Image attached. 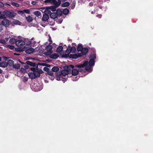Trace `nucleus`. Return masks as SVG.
I'll return each mask as SVG.
<instances>
[{
  "label": "nucleus",
  "instance_id": "obj_1",
  "mask_svg": "<svg viewBox=\"0 0 153 153\" xmlns=\"http://www.w3.org/2000/svg\"><path fill=\"white\" fill-rule=\"evenodd\" d=\"M26 63L27 64L33 66V67L30 68L32 72H30L28 74L29 78L31 79H33L36 77H38V65L29 61H27Z\"/></svg>",
  "mask_w": 153,
  "mask_h": 153
},
{
  "label": "nucleus",
  "instance_id": "obj_2",
  "mask_svg": "<svg viewBox=\"0 0 153 153\" xmlns=\"http://www.w3.org/2000/svg\"><path fill=\"white\" fill-rule=\"evenodd\" d=\"M88 64V61H85L82 64H78L74 66L72 71V74L76 76L78 74L79 72H82L84 71V67Z\"/></svg>",
  "mask_w": 153,
  "mask_h": 153
},
{
  "label": "nucleus",
  "instance_id": "obj_3",
  "mask_svg": "<svg viewBox=\"0 0 153 153\" xmlns=\"http://www.w3.org/2000/svg\"><path fill=\"white\" fill-rule=\"evenodd\" d=\"M52 48L53 47L51 45V44H49L46 47L42 46L39 48V53H42L44 52L43 54L44 55L46 56H48L52 53Z\"/></svg>",
  "mask_w": 153,
  "mask_h": 153
},
{
  "label": "nucleus",
  "instance_id": "obj_4",
  "mask_svg": "<svg viewBox=\"0 0 153 153\" xmlns=\"http://www.w3.org/2000/svg\"><path fill=\"white\" fill-rule=\"evenodd\" d=\"M74 67V66L72 65L64 66L63 67L64 70L61 71L60 74L62 76H64L68 75L69 72L71 71V68H73Z\"/></svg>",
  "mask_w": 153,
  "mask_h": 153
},
{
  "label": "nucleus",
  "instance_id": "obj_5",
  "mask_svg": "<svg viewBox=\"0 0 153 153\" xmlns=\"http://www.w3.org/2000/svg\"><path fill=\"white\" fill-rule=\"evenodd\" d=\"M45 13H48L50 15V17L51 18L55 19L57 17V14L56 12H53L51 13V10H45Z\"/></svg>",
  "mask_w": 153,
  "mask_h": 153
},
{
  "label": "nucleus",
  "instance_id": "obj_6",
  "mask_svg": "<svg viewBox=\"0 0 153 153\" xmlns=\"http://www.w3.org/2000/svg\"><path fill=\"white\" fill-rule=\"evenodd\" d=\"M60 4V2L59 1L54 6H48L46 7V10H51L52 11H54L56 10V8L58 7Z\"/></svg>",
  "mask_w": 153,
  "mask_h": 153
},
{
  "label": "nucleus",
  "instance_id": "obj_7",
  "mask_svg": "<svg viewBox=\"0 0 153 153\" xmlns=\"http://www.w3.org/2000/svg\"><path fill=\"white\" fill-rule=\"evenodd\" d=\"M4 13L9 17L11 18L14 17L16 14V13L11 12L8 10L4 11Z\"/></svg>",
  "mask_w": 153,
  "mask_h": 153
},
{
  "label": "nucleus",
  "instance_id": "obj_8",
  "mask_svg": "<svg viewBox=\"0 0 153 153\" xmlns=\"http://www.w3.org/2000/svg\"><path fill=\"white\" fill-rule=\"evenodd\" d=\"M10 21L7 19H4L1 22V24L5 27H7L10 25Z\"/></svg>",
  "mask_w": 153,
  "mask_h": 153
},
{
  "label": "nucleus",
  "instance_id": "obj_9",
  "mask_svg": "<svg viewBox=\"0 0 153 153\" xmlns=\"http://www.w3.org/2000/svg\"><path fill=\"white\" fill-rule=\"evenodd\" d=\"M25 44V42L21 40H18L16 42V45L18 46H21Z\"/></svg>",
  "mask_w": 153,
  "mask_h": 153
},
{
  "label": "nucleus",
  "instance_id": "obj_10",
  "mask_svg": "<svg viewBox=\"0 0 153 153\" xmlns=\"http://www.w3.org/2000/svg\"><path fill=\"white\" fill-rule=\"evenodd\" d=\"M88 50L87 48H83L82 51H81V53H79V54L82 55H85L88 53Z\"/></svg>",
  "mask_w": 153,
  "mask_h": 153
},
{
  "label": "nucleus",
  "instance_id": "obj_11",
  "mask_svg": "<svg viewBox=\"0 0 153 153\" xmlns=\"http://www.w3.org/2000/svg\"><path fill=\"white\" fill-rule=\"evenodd\" d=\"M82 56V55H80L79 53H78V54H71L69 56V57L70 58L76 59L78 57Z\"/></svg>",
  "mask_w": 153,
  "mask_h": 153
},
{
  "label": "nucleus",
  "instance_id": "obj_12",
  "mask_svg": "<svg viewBox=\"0 0 153 153\" xmlns=\"http://www.w3.org/2000/svg\"><path fill=\"white\" fill-rule=\"evenodd\" d=\"M44 13L45 14L43 15L42 20L44 21H47L49 18V14H48V13H45V10L44 11Z\"/></svg>",
  "mask_w": 153,
  "mask_h": 153
},
{
  "label": "nucleus",
  "instance_id": "obj_13",
  "mask_svg": "<svg viewBox=\"0 0 153 153\" xmlns=\"http://www.w3.org/2000/svg\"><path fill=\"white\" fill-rule=\"evenodd\" d=\"M31 88L33 91L37 92L38 90V87L36 84H34V85L31 86Z\"/></svg>",
  "mask_w": 153,
  "mask_h": 153
},
{
  "label": "nucleus",
  "instance_id": "obj_14",
  "mask_svg": "<svg viewBox=\"0 0 153 153\" xmlns=\"http://www.w3.org/2000/svg\"><path fill=\"white\" fill-rule=\"evenodd\" d=\"M35 51V49L32 48H30L25 51V52L27 54H30Z\"/></svg>",
  "mask_w": 153,
  "mask_h": 153
},
{
  "label": "nucleus",
  "instance_id": "obj_15",
  "mask_svg": "<svg viewBox=\"0 0 153 153\" xmlns=\"http://www.w3.org/2000/svg\"><path fill=\"white\" fill-rule=\"evenodd\" d=\"M50 55V57L51 58L53 59H56L59 56V55L56 53H53Z\"/></svg>",
  "mask_w": 153,
  "mask_h": 153
},
{
  "label": "nucleus",
  "instance_id": "obj_16",
  "mask_svg": "<svg viewBox=\"0 0 153 153\" xmlns=\"http://www.w3.org/2000/svg\"><path fill=\"white\" fill-rule=\"evenodd\" d=\"M8 63L6 62H0V67L5 68L7 66Z\"/></svg>",
  "mask_w": 153,
  "mask_h": 153
},
{
  "label": "nucleus",
  "instance_id": "obj_17",
  "mask_svg": "<svg viewBox=\"0 0 153 153\" xmlns=\"http://www.w3.org/2000/svg\"><path fill=\"white\" fill-rule=\"evenodd\" d=\"M34 39L33 38H32L31 40L30 39H27L26 41V44L27 45H31L32 43H35V42H33H33L32 40H33Z\"/></svg>",
  "mask_w": 153,
  "mask_h": 153
},
{
  "label": "nucleus",
  "instance_id": "obj_18",
  "mask_svg": "<svg viewBox=\"0 0 153 153\" xmlns=\"http://www.w3.org/2000/svg\"><path fill=\"white\" fill-rule=\"evenodd\" d=\"M91 66H90L89 65H88V64L85 65L84 67V71L83 72H84V71L85 70H86V71H89V70L91 68Z\"/></svg>",
  "mask_w": 153,
  "mask_h": 153
},
{
  "label": "nucleus",
  "instance_id": "obj_19",
  "mask_svg": "<svg viewBox=\"0 0 153 153\" xmlns=\"http://www.w3.org/2000/svg\"><path fill=\"white\" fill-rule=\"evenodd\" d=\"M56 13L57 14V16H60L62 15V12L60 9H58L56 11Z\"/></svg>",
  "mask_w": 153,
  "mask_h": 153
},
{
  "label": "nucleus",
  "instance_id": "obj_20",
  "mask_svg": "<svg viewBox=\"0 0 153 153\" xmlns=\"http://www.w3.org/2000/svg\"><path fill=\"white\" fill-rule=\"evenodd\" d=\"M95 62L94 60L90 59L89 62H88V64L90 66H92L94 65Z\"/></svg>",
  "mask_w": 153,
  "mask_h": 153
},
{
  "label": "nucleus",
  "instance_id": "obj_21",
  "mask_svg": "<svg viewBox=\"0 0 153 153\" xmlns=\"http://www.w3.org/2000/svg\"><path fill=\"white\" fill-rule=\"evenodd\" d=\"M63 49V48L62 46H59L56 49V51L57 52H61Z\"/></svg>",
  "mask_w": 153,
  "mask_h": 153
},
{
  "label": "nucleus",
  "instance_id": "obj_22",
  "mask_svg": "<svg viewBox=\"0 0 153 153\" xmlns=\"http://www.w3.org/2000/svg\"><path fill=\"white\" fill-rule=\"evenodd\" d=\"M25 17H26V20L28 22H31L33 20L32 18L30 16H26Z\"/></svg>",
  "mask_w": 153,
  "mask_h": 153
},
{
  "label": "nucleus",
  "instance_id": "obj_23",
  "mask_svg": "<svg viewBox=\"0 0 153 153\" xmlns=\"http://www.w3.org/2000/svg\"><path fill=\"white\" fill-rule=\"evenodd\" d=\"M69 12V10L67 8L64 9L62 11V13L64 14H68Z\"/></svg>",
  "mask_w": 153,
  "mask_h": 153
},
{
  "label": "nucleus",
  "instance_id": "obj_24",
  "mask_svg": "<svg viewBox=\"0 0 153 153\" xmlns=\"http://www.w3.org/2000/svg\"><path fill=\"white\" fill-rule=\"evenodd\" d=\"M83 48L82 44H79L77 47V51H81Z\"/></svg>",
  "mask_w": 153,
  "mask_h": 153
},
{
  "label": "nucleus",
  "instance_id": "obj_25",
  "mask_svg": "<svg viewBox=\"0 0 153 153\" xmlns=\"http://www.w3.org/2000/svg\"><path fill=\"white\" fill-rule=\"evenodd\" d=\"M13 24L16 25H21V23L19 20H15L13 21Z\"/></svg>",
  "mask_w": 153,
  "mask_h": 153
},
{
  "label": "nucleus",
  "instance_id": "obj_26",
  "mask_svg": "<svg viewBox=\"0 0 153 153\" xmlns=\"http://www.w3.org/2000/svg\"><path fill=\"white\" fill-rule=\"evenodd\" d=\"M70 3L68 2H66L62 4V7H65L68 6L69 5Z\"/></svg>",
  "mask_w": 153,
  "mask_h": 153
},
{
  "label": "nucleus",
  "instance_id": "obj_27",
  "mask_svg": "<svg viewBox=\"0 0 153 153\" xmlns=\"http://www.w3.org/2000/svg\"><path fill=\"white\" fill-rule=\"evenodd\" d=\"M59 70V68L57 67H53L52 69V71L54 72H57Z\"/></svg>",
  "mask_w": 153,
  "mask_h": 153
},
{
  "label": "nucleus",
  "instance_id": "obj_28",
  "mask_svg": "<svg viewBox=\"0 0 153 153\" xmlns=\"http://www.w3.org/2000/svg\"><path fill=\"white\" fill-rule=\"evenodd\" d=\"M89 58L91 59L94 60L96 59V55L95 54L90 55Z\"/></svg>",
  "mask_w": 153,
  "mask_h": 153
},
{
  "label": "nucleus",
  "instance_id": "obj_29",
  "mask_svg": "<svg viewBox=\"0 0 153 153\" xmlns=\"http://www.w3.org/2000/svg\"><path fill=\"white\" fill-rule=\"evenodd\" d=\"M16 40L13 38H11L10 39L9 42L11 44H14L15 43H16Z\"/></svg>",
  "mask_w": 153,
  "mask_h": 153
},
{
  "label": "nucleus",
  "instance_id": "obj_30",
  "mask_svg": "<svg viewBox=\"0 0 153 153\" xmlns=\"http://www.w3.org/2000/svg\"><path fill=\"white\" fill-rule=\"evenodd\" d=\"M58 2V1H57L56 0H50L49 2H50L53 4L56 5Z\"/></svg>",
  "mask_w": 153,
  "mask_h": 153
},
{
  "label": "nucleus",
  "instance_id": "obj_31",
  "mask_svg": "<svg viewBox=\"0 0 153 153\" xmlns=\"http://www.w3.org/2000/svg\"><path fill=\"white\" fill-rule=\"evenodd\" d=\"M13 67L16 69H18L20 67V65L18 64H16L13 65Z\"/></svg>",
  "mask_w": 153,
  "mask_h": 153
},
{
  "label": "nucleus",
  "instance_id": "obj_32",
  "mask_svg": "<svg viewBox=\"0 0 153 153\" xmlns=\"http://www.w3.org/2000/svg\"><path fill=\"white\" fill-rule=\"evenodd\" d=\"M62 76L59 74L58 75H57L56 79L58 80H61Z\"/></svg>",
  "mask_w": 153,
  "mask_h": 153
},
{
  "label": "nucleus",
  "instance_id": "obj_33",
  "mask_svg": "<svg viewBox=\"0 0 153 153\" xmlns=\"http://www.w3.org/2000/svg\"><path fill=\"white\" fill-rule=\"evenodd\" d=\"M39 65H43V66H47V67H49L50 66V65L46 64L45 63H39Z\"/></svg>",
  "mask_w": 153,
  "mask_h": 153
},
{
  "label": "nucleus",
  "instance_id": "obj_34",
  "mask_svg": "<svg viewBox=\"0 0 153 153\" xmlns=\"http://www.w3.org/2000/svg\"><path fill=\"white\" fill-rule=\"evenodd\" d=\"M11 4L16 7H18L19 6V4H18L14 2H12Z\"/></svg>",
  "mask_w": 153,
  "mask_h": 153
},
{
  "label": "nucleus",
  "instance_id": "obj_35",
  "mask_svg": "<svg viewBox=\"0 0 153 153\" xmlns=\"http://www.w3.org/2000/svg\"><path fill=\"white\" fill-rule=\"evenodd\" d=\"M71 53H74L75 52L76 50V49L75 47H72L71 48Z\"/></svg>",
  "mask_w": 153,
  "mask_h": 153
},
{
  "label": "nucleus",
  "instance_id": "obj_36",
  "mask_svg": "<svg viewBox=\"0 0 153 153\" xmlns=\"http://www.w3.org/2000/svg\"><path fill=\"white\" fill-rule=\"evenodd\" d=\"M43 70L45 71H46L47 72V73L49 72V71H50V69L47 67H45L44 68Z\"/></svg>",
  "mask_w": 153,
  "mask_h": 153
},
{
  "label": "nucleus",
  "instance_id": "obj_37",
  "mask_svg": "<svg viewBox=\"0 0 153 153\" xmlns=\"http://www.w3.org/2000/svg\"><path fill=\"white\" fill-rule=\"evenodd\" d=\"M24 13L29 14L30 13V10L29 9H25L23 10Z\"/></svg>",
  "mask_w": 153,
  "mask_h": 153
},
{
  "label": "nucleus",
  "instance_id": "obj_38",
  "mask_svg": "<svg viewBox=\"0 0 153 153\" xmlns=\"http://www.w3.org/2000/svg\"><path fill=\"white\" fill-rule=\"evenodd\" d=\"M17 13L20 15H22L24 14V12L23 10H18L17 11Z\"/></svg>",
  "mask_w": 153,
  "mask_h": 153
},
{
  "label": "nucleus",
  "instance_id": "obj_39",
  "mask_svg": "<svg viewBox=\"0 0 153 153\" xmlns=\"http://www.w3.org/2000/svg\"><path fill=\"white\" fill-rule=\"evenodd\" d=\"M66 52L68 53H69L71 52V50L69 48H67L66 51Z\"/></svg>",
  "mask_w": 153,
  "mask_h": 153
},
{
  "label": "nucleus",
  "instance_id": "obj_40",
  "mask_svg": "<svg viewBox=\"0 0 153 153\" xmlns=\"http://www.w3.org/2000/svg\"><path fill=\"white\" fill-rule=\"evenodd\" d=\"M53 71H49V72H48L47 74L49 76L53 75Z\"/></svg>",
  "mask_w": 153,
  "mask_h": 153
},
{
  "label": "nucleus",
  "instance_id": "obj_41",
  "mask_svg": "<svg viewBox=\"0 0 153 153\" xmlns=\"http://www.w3.org/2000/svg\"><path fill=\"white\" fill-rule=\"evenodd\" d=\"M75 3L74 2L73 3V5L72 6H70V7L71 8V9H74L75 7Z\"/></svg>",
  "mask_w": 153,
  "mask_h": 153
},
{
  "label": "nucleus",
  "instance_id": "obj_42",
  "mask_svg": "<svg viewBox=\"0 0 153 153\" xmlns=\"http://www.w3.org/2000/svg\"><path fill=\"white\" fill-rule=\"evenodd\" d=\"M48 41L50 42V43L49 44H51H51L52 43V41L51 40V38L50 36H49V38L48 39Z\"/></svg>",
  "mask_w": 153,
  "mask_h": 153
},
{
  "label": "nucleus",
  "instance_id": "obj_43",
  "mask_svg": "<svg viewBox=\"0 0 153 153\" xmlns=\"http://www.w3.org/2000/svg\"><path fill=\"white\" fill-rule=\"evenodd\" d=\"M8 47L10 49H13L14 48V47L12 45H8Z\"/></svg>",
  "mask_w": 153,
  "mask_h": 153
},
{
  "label": "nucleus",
  "instance_id": "obj_44",
  "mask_svg": "<svg viewBox=\"0 0 153 153\" xmlns=\"http://www.w3.org/2000/svg\"><path fill=\"white\" fill-rule=\"evenodd\" d=\"M67 80V78H65L63 77L62 76L61 78V80L62 81L65 82V81H66Z\"/></svg>",
  "mask_w": 153,
  "mask_h": 153
},
{
  "label": "nucleus",
  "instance_id": "obj_45",
  "mask_svg": "<svg viewBox=\"0 0 153 153\" xmlns=\"http://www.w3.org/2000/svg\"><path fill=\"white\" fill-rule=\"evenodd\" d=\"M33 13L35 16H38V11H35Z\"/></svg>",
  "mask_w": 153,
  "mask_h": 153
},
{
  "label": "nucleus",
  "instance_id": "obj_46",
  "mask_svg": "<svg viewBox=\"0 0 153 153\" xmlns=\"http://www.w3.org/2000/svg\"><path fill=\"white\" fill-rule=\"evenodd\" d=\"M49 78L51 80H53L54 78V76L53 75L50 76Z\"/></svg>",
  "mask_w": 153,
  "mask_h": 153
},
{
  "label": "nucleus",
  "instance_id": "obj_47",
  "mask_svg": "<svg viewBox=\"0 0 153 153\" xmlns=\"http://www.w3.org/2000/svg\"><path fill=\"white\" fill-rule=\"evenodd\" d=\"M42 72H43V71H42V69H39V77L40 76V74L42 73Z\"/></svg>",
  "mask_w": 153,
  "mask_h": 153
},
{
  "label": "nucleus",
  "instance_id": "obj_48",
  "mask_svg": "<svg viewBox=\"0 0 153 153\" xmlns=\"http://www.w3.org/2000/svg\"><path fill=\"white\" fill-rule=\"evenodd\" d=\"M15 50L16 51H21V49L20 48H15Z\"/></svg>",
  "mask_w": 153,
  "mask_h": 153
},
{
  "label": "nucleus",
  "instance_id": "obj_49",
  "mask_svg": "<svg viewBox=\"0 0 153 153\" xmlns=\"http://www.w3.org/2000/svg\"><path fill=\"white\" fill-rule=\"evenodd\" d=\"M102 15L101 14H97L96 15V16L99 18H101L102 17Z\"/></svg>",
  "mask_w": 153,
  "mask_h": 153
},
{
  "label": "nucleus",
  "instance_id": "obj_50",
  "mask_svg": "<svg viewBox=\"0 0 153 153\" xmlns=\"http://www.w3.org/2000/svg\"><path fill=\"white\" fill-rule=\"evenodd\" d=\"M5 17V16L3 14H1L0 16V18H4Z\"/></svg>",
  "mask_w": 153,
  "mask_h": 153
},
{
  "label": "nucleus",
  "instance_id": "obj_51",
  "mask_svg": "<svg viewBox=\"0 0 153 153\" xmlns=\"http://www.w3.org/2000/svg\"><path fill=\"white\" fill-rule=\"evenodd\" d=\"M41 87H40V88H39V91L41 90L43 88V85H42V84H41Z\"/></svg>",
  "mask_w": 153,
  "mask_h": 153
},
{
  "label": "nucleus",
  "instance_id": "obj_52",
  "mask_svg": "<svg viewBox=\"0 0 153 153\" xmlns=\"http://www.w3.org/2000/svg\"><path fill=\"white\" fill-rule=\"evenodd\" d=\"M4 4L2 2H0V6L4 7Z\"/></svg>",
  "mask_w": 153,
  "mask_h": 153
},
{
  "label": "nucleus",
  "instance_id": "obj_53",
  "mask_svg": "<svg viewBox=\"0 0 153 153\" xmlns=\"http://www.w3.org/2000/svg\"><path fill=\"white\" fill-rule=\"evenodd\" d=\"M89 5L90 6H92L93 5H94V3L93 2H90L89 3Z\"/></svg>",
  "mask_w": 153,
  "mask_h": 153
},
{
  "label": "nucleus",
  "instance_id": "obj_54",
  "mask_svg": "<svg viewBox=\"0 0 153 153\" xmlns=\"http://www.w3.org/2000/svg\"><path fill=\"white\" fill-rule=\"evenodd\" d=\"M28 78L26 77H24V81H27L28 80Z\"/></svg>",
  "mask_w": 153,
  "mask_h": 153
},
{
  "label": "nucleus",
  "instance_id": "obj_55",
  "mask_svg": "<svg viewBox=\"0 0 153 153\" xmlns=\"http://www.w3.org/2000/svg\"><path fill=\"white\" fill-rule=\"evenodd\" d=\"M31 4L33 5H35L36 4V2L35 1H32L31 2Z\"/></svg>",
  "mask_w": 153,
  "mask_h": 153
},
{
  "label": "nucleus",
  "instance_id": "obj_56",
  "mask_svg": "<svg viewBox=\"0 0 153 153\" xmlns=\"http://www.w3.org/2000/svg\"><path fill=\"white\" fill-rule=\"evenodd\" d=\"M2 30V26L0 25V32H1Z\"/></svg>",
  "mask_w": 153,
  "mask_h": 153
},
{
  "label": "nucleus",
  "instance_id": "obj_57",
  "mask_svg": "<svg viewBox=\"0 0 153 153\" xmlns=\"http://www.w3.org/2000/svg\"><path fill=\"white\" fill-rule=\"evenodd\" d=\"M50 0H45V2L46 3V2H49V1Z\"/></svg>",
  "mask_w": 153,
  "mask_h": 153
},
{
  "label": "nucleus",
  "instance_id": "obj_58",
  "mask_svg": "<svg viewBox=\"0 0 153 153\" xmlns=\"http://www.w3.org/2000/svg\"><path fill=\"white\" fill-rule=\"evenodd\" d=\"M72 44L73 46L74 45H75V46L76 45V43H72Z\"/></svg>",
  "mask_w": 153,
  "mask_h": 153
},
{
  "label": "nucleus",
  "instance_id": "obj_59",
  "mask_svg": "<svg viewBox=\"0 0 153 153\" xmlns=\"http://www.w3.org/2000/svg\"><path fill=\"white\" fill-rule=\"evenodd\" d=\"M71 48H72V47H71V46L70 45H69L68 46V48H70L71 49Z\"/></svg>",
  "mask_w": 153,
  "mask_h": 153
},
{
  "label": "nucleus",
  "instance_id": "obj_60",
  "mask_svg": "<svg viewBox=\"0 0 153 153\" xmlns=\"http://www.w3.org/2000/svg\"><path fill=\"white\" fill-rule=\"evenodd\" d=\"M91 13L92 14H94L95 13V12L93 11H92Z\"/></svg>",
  "mask_w": 153,
  "mask_h": 153
},
{
  "label": "nucleus",
  "instance_id": "obj_61",
  "mask_svg": "<svg viewBox=\"0 0 153 153\" xmlns=\"http://www.w3.org/2000/svg\"><path fill=\"white\" fill-rule=\"evenodd\" d=\"M2 72V71L0 69V74Z\"/></svg>",
  "mask_w": 153,
  "mask_h": 153
},
{
  "label": "nucleus",
  "instance_id": "obj_62",
  "mask_svg": "<svg viewBox=\"0 0 153 153\" xmlns=\"http://www.w3.org/2000/svg\"><path fill=\"white\" fill-rule=\"evenodd\" d=\"M6 4L7 5H8V6H10V5L9 4H8V3H6Z\"/></svg>",
  "mask_w": 153,
  "mask_h": 153
},
{
  "label": "nucleus",
  "instance_id": "obj_63",
  "mask_svg": "<svg viewBox=\"0 0 153 153\" xmlns=\"http://www.w3.org/2000/svg\"><path fill=\"white\" fill-rule=\"evenodd\" d=\"M41 13L40 12H39V16H41Z\"/></svg>",
  "mask_w": 153,
  "mask_h": 153
},
{
  "label": "nucleus",
  "instance_id": "obj_64",
  "mask_svg": "<svg viewBox=\"0 0 153 153\" xmlns=\"http://www.w3.org/2000/svg\"><path fill=\"white\" fill-rule=\"evenodd\" d=\"M1 12L0 11V14H1Z\"/></svg>",
  "mask_w": 153,
  "mask_h": 153
}]
</instances>
